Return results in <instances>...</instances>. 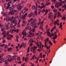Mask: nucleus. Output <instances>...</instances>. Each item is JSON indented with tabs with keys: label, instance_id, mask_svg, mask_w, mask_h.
Returning <instances> with one entry per match:
<instances>
[{
	"label": "nucleus",
	"instance_id": "obj_1",
	"mask_svg": "<svg viewBox=\"0 0 66 66\" xmlns=\"http://www.w3.org/2000/svg\"><path fill=\"white\" fill-rule=\"evenodd\" d=\"M49 38H47V39H46L45 40V43L44 44V47H46V48L47 49V50H49L50 49V46H49V47H48V46H47V43L49 41Z\"/></svg>",
	"mask_w": 66,
	"mask_h": 66
},
{
	"label": "nucleus",
	"instance_id": "obj_2",
	"mask_svg": "<svg viewBox=\"0 0 66 66\" xmlns=\"http://www.w3.org/2000/svg\"><path fill=\"white\" fill-rule=\"evenodd\" d=\"M9 9L11 11L9 12V14H11L12 15H14V11H13V9L12 7H10L9 8Z\"/></svg>",
	"mask_w": 66,
	"mask_h": 66
},
{
	"label": "nucleus",
	"instance_id": "obj_3",
	"mask_svg": "<svg viewBox=\"0 0 66 66\" xmlns=\"http://www.w3.org/2000/svg\"><path fill=\"white\" fill-rule=\"evenodd\" d=\"M39 42H37L36 43V46L38 47L40 49L41 48V45L42 44V43H41L40 42V43L38 45Z\"/></svg>",
	"mask_w": 66,
	"mask_h": 66
},
{
	"label": "nucleus",
	"instance_id": "obj_4",
	"mask_svg": "<svg viewBox=\"0 0 66 66\" xmlns=\"http://www.w3.org/2000/svg\"><path fill=\"white\" fill-rule=\"evenodd\" d=\"M17 7L18 11H20V10L22 8V6H21V4H19L17 6Z\"/></svg>",
	"mask_w": 66,
	"mask_h": 66
},
{
	"label": "nucleus",
	"instance_id": "obj_5",
	"mask_svg": "<svg viewBox=\"0 0 66 66\" xmlns=\"http://www.w3.org/2000/svg\"><path fill=\"white\" fill-rule=\"evenodd\" d=\"M22 34L23 35V37L22 38H24V36L26 37L27 36H28V34H27V32L26 31H24L22 32Z\"/></svg>",
	"mask_w": 66,
	"mask_h": 66
},
{
	"label": "nucleus",
	"instance_id": "obj_6",
	"mask_svg": "<svg viewBox=\"0 0 66 66\" xmlns=\"http://www.w3.org/2000/svg\"><path fill=\"white\" fill-rule=\"evenodd\" d=\"M35 30V29H32L30 30V31H29V33L30 34L29 35V37H30L32 34V32H31V31L34 32Z\"/></svg>",
	"mask_w": 66,
	"mask_h": 66
},
{
	"label": "nucleus",
	"instance_id": "obj_7",
	"mask_svg": "<svg viewBox=\"0 0 66 66\" xmlns=\"http://www.w3.org/2000/svg\"><path fill=\"white\" fill-rule=\"evenodd\" d=\"M36 6H35V5H33L32 7V9H35L36 10H37V3H36Z\"/></svg>",
	"mask_w": 66,
	"mask_h": 66
},
{
	"label": "nucleus",
	"instance_id": "obj_8",
	"mask_svg": "<svg viewBox=\"0 0 66 66\" xmlns=\"http://www.w3.org/2000/svg\"><path fill=\"white\" fill-rule=\"evenodd\" d=\"M22 27H24V26H25L26 25L27 21L24 20L22 21Z\"/></svg>",
	"mask_w": 66,
	"mask_h": 66
},
{
	"label": "nucleus",
	"instance_id": "obj_9",
	"mask_svg": "<svg viewBox=\"0 0 66 66\" xmlns=\"http://www.w3.org/2000/svg\"><path fill=\"white\" fill-rule=\"evenodd\" d=\"M34 42L33 39H31L29 41V42L30 44V46H31L33 44V43Z\"/></svg>",
	"mask_w": 66,
	"mask_h": 66
},
{
	"label": "nucleus",
	"instance_id": "obj_10",
	"mask_svg": "<svg viewBox=\"0 0 66 66\" xmlns=\"http://www.w3.org/2000/svg\"><path fill=\"white\" fill-rule=\"evenodd\" d=\"M28 9H26V8L24 9L22 11L21 13L22 14H24L25 12L26 11H28Z\"/></svg>",
	"mask_w": 66,
	"mask_h": 66
},
{
	"label": "nucleus",
	"instance_id": "obj_11",
	"mask_svg": "<svg viewBox=\"0 0 66 66\" xmlns=\"http://www.w3.org/2000/svg\"><path fill=\"white\" fill-rule=\"evenodd\" d=\"M7 59L6 58H5L3 60V61L5 62V65H7L8 64V61H7Z\"/></svg>",
	"mask_w": 66,
	"mask_h": 66
},
{
	"label": "nucleus",
	"instance_id": "obj_12",
	"mask_svg": "<svg viewBox=\"0 0 66 66\" xmlns=\"http://www.w3.org/2000/svg\"><path fill=\"white\" fill-rule=\"evenodd\" d=\"M37 48V47L34 46V47H32L30 49L31 51L32 52V51H35V49H36Z\"/></svg>",
	"mask_w": 66,
	"mask_h": 66
},
{
	"label": "nucleus",
	"instance_id": "obj_13",
	"mask_svg": "<svg viewBox=\"0 0 66 66\" xmlns=\"http://www.w3.org/2000/svg\"><path fill=\"white\" fill-rule=\"evenodd\" d=\"M59 5H60L59 3H57L55 5V7H56L57 8H58Z\"/></svg>",
	"mask_w": 66,
	"mask_h": 66
},
{
	"label": "nucleus",
	"instance_id": "obj_14",
	"mask_svg": "<svg viewBox=\"0 0 66 66\" xmlns=\"http://www.w3.org/2000/svg\"><path fill=\"white\" fill-rule=\"evenodd\" d=\"M61 16V15L60 12H59L57 14V17H60Z\"/></svg>",
	"mask_w": 66,
	"mask_h": 66
},
{
	"label": "nucleus",
	"instance_id": "obj_15",
	"mask_svg": "<svg viewBox=\"0 0 66 66\" xmlns=\"http://www.w3.org/2000/svg\"><path fill=\"white\" fill-rule=\"evenodd\" d=\"M11 22H12V23H16L17 21L16 20H11Z\"/></svg>",
	"mask_w": 66,
	"mask_h": 66
},
{
	"label": "nucleus",
	"instance_id": "obj_16",
	"mask_svg": "<svg viewBox=\"0 0 66 66\" xmlns=\"http://www.w3.org/2000/svg\"><path fill=\"white\" fill-rule=\"evenodd\" d=\"M54 34L52 33H51L50 35H49V37H51V36H52L53 37H54Z\"/></svg>",
	"mask_w": 66,
	"mask_h": 66
},
{
	"label": "nucleus",
	"instance_id": "obj_17",
	"mask_svg": "<svg viewBox=\"0 0 66 66\" xmlns=\"http://www.w3.org/2000/svg\"><path fill=\"white\" fill-rule=\"evenodd\" d=\"M5 28L7 30L9 29V25L8 24H5Z\"/></svg>",
	"mask_w": 66,
	"mask_h": 66
},
{
	"label": "nucleus",
	"instance_id": "obj_18",
	"mask_svg": "<svg viewBox=\"0 0 66 66\" xmlns=\"http://www.w3.org/2000/svg\"><path fill=\"white\" fill-rule=\"evenodd\" d=\"M53 12L54 13H56L57 12V10L55 8L53 9Z\"/></svg>",
	"mask_w": 66,
	"mask_h": 66
},
{
	"label": "nucleus",
	"instance_id": "obj_19",
	"mask_svg": "<svg viewBox=\"0 0 66 66\" xmlns=\"http://www.w3.org/2000/svg\"><path fill=\"white\" fill-rule=\"evenodd\" d=\"M59 1H60V6H61L62 5V0H59Z\"/></svg>",
	"mask_w": 66,
	"mask_h": 66
},
{
	"label": "nucleus",
	"instance_id": "obj_20",
	"mask_svg": "<svg viewBox=\"0 0 66 66\" xmlns=\"http://www.w3.org/2000/svg\"><path fill=\"white\" fill-rule=\"evenodd\" d=\"M57 36L56 35H55L54 36V37H53V40H55V39H56L57 38Z\"/></svg>",
	"mask_w": 66,
	"mask_h": 66
},
{
	"label": "nucleus",
	"instance_id": "obj_21",
	"mask_svg": "<svg viewBox=\"0 0 66 66\" xmlns=\"http://www.w3.org/2000/svg\"><path fill=\"white\" fill-rule=\"evenodd\" d=\"M16 56H17L16 55H14V56H13L12 57V60H16V58L15 57H16Z\"/></svg>",
	"mask_w": 66,
	"mask_h": 66
},
{
	"label": "nucleus",
	"instance_id": "obj_22",
	"mask_svg": "<svg viewBox=\"0 0 66 66\" xmlns=\"http://www.w3.org/2000/svg\"><path fill=\"white\" fill-rule=\"evenodd\" d=\"M21 44L23 48L26 47V44H24L23 43H22Z\"/></svg>",
	"mask_w": 66,
	"mask_h": 66
},
{
	"label": "nucleus",
	"instance_id": "obj_23",
	"mask_svg": "<svg viewBox=\"0 0 66 66\" xmlns=\"http://www.w3.org/2000/svg\"><path fill=\"white\" fill-rule=\"evenodd\" d=\"M56 28V26H55L54 27V28H53L51 30V32H52Z\"/></svg>",
	"mask_w": 66,
	"mask_h": 66
},
{
	"label": "nucleus",
	"instance_id": "obj_24",
	"mask_svg": "<svg viewBox=\"0 0 66 66\" xmlns=\"http://www.w3.org/2000/svg\"><path fill=\"white\" fill-rule=\"evenodd\" d=\"M46 33H47V36H49V35L50 34V31H48V30H47L46 31Z\"/></svg>",
	"mask_w": 66,
	"mask_h": 66
},
{
	"label": "nucleus",
	"instance_id": "obj_25",
	"mask_svg": "<svg viewBox=\"0 0 66 66\" xmlns=\"http://www.w3.org/2000/svg\"><path fill=\"white\" fill-rule=\"evenodd\" d=\"M65 16V15H63V17L62 18V19H63L64 20H65V19H66V17Z\"/></svg>",
	"mask_w": 66,
	"mask_h": 66
},
{
	"label": "nucleus",
	"instance_id": "obj_26",
	"mask_svg": "<svg viewBox=\"0 0 66 66\" xmlns=\"http://www.w3.org/2000/svg\"><path fill=\"white\" fill-rule=\"evenodd\" d=\"M28 59L29 58L28 57H26L25 59V62H28Z\"/></svg>",
	"mask_w": 66,
	"mask_h": 66
},
{
	"label": "nucleus",
	"instance_id": "obj_27",
	"mask_svg": "<svg viewBox=\"0 0 66 66\" xmlns=\"http://www.w3.org/2000/svg\"><path fill=\"white\" fill-rule=\"evenodd\" d=\"M33 15V13H31V14H29V15H28V17L29 18L31 17V16H32V15Z\"/></svg>",
	"mask_w": 66,
	"mask_h": 66
},
{
	"label": "nucleus",
	"instance_id": "obj_28",
	"mask_svg": "<svg viewBox=\"0 0 66 66\" xmlns=\"http://www.w3.org/2000/svg\"><path fill=\"white\" fill-rule=\"evenodd\" d=\"M10 19L9 17H7L6 19V21H9L10 20Z\"/></svg>",
	"mask_w": 66,
	"mask_h": 66
},
{
	"label": "nucleus",
	"instance_id": "obj_29",
	"mask_svg": "<svg viewBox=\"0 0 66 66\" xmlns=\"http://www.w3.org/2000/svg\"><path fill=\"white\" fill-rule=\"evenodd\" d=\"M15 30H13L11 31V34H13L14 33V31H16Z\"/></svg>",
	"mask_w": 66,
	"mask_h": 66
},
{
	"label": "nucleus",
	"instance_id": "obj_30",
	"mask_svg": "<svg viewBox=\"0 0 66 66\" xmlns=\"http://www.w3.org/2000/svg\"><path fill=\"white\" fill-rule=\"evenodd\" d=\"M37 10H36L33 16L35 15V16H36V15H37Z\"/></svg>",
	"mask_w": 66,
	"mask_h": 66
},
{
	"label": "nucleus",
	"instance_id": "obj_31",
	"mask_svg": "<svg viewBox=\"0 0 66 66\" xmlns=\"http://www.w3.org/2000/svg\"><path fill=\"white\" fill-rule=\"evenodd\" d=\"M10 20H11H11H13V19H14V17L12 16L10 18Z\"/></svg>",
	"mask_w": 66,
	"mask_h": 66
},
{
	"label": "nucleus",
	"instance_id": "obj_32",
	"mask_svg": "<svg viewBox=\"0 0 66 66\" xmlns=\"http://www.w3.org/2000/svg\"><path fill=\"white\" fill-rule=\"evenodd\" d=\"M18 11H17L16 12L14 13V15H18Z\"/></svg>",
	"mask_w": 66,
	"mask_h": 66
},
{
	"label": "nucleus",
	"instance_id": "obj_33",
	"mask_svg": "<svg viewBox=\"0 0 66 66\" xmlns=\"http://www.w3.org/2000/svg\"><path fill=\"white\" fill-rule=\"evenodd\" d=\"M11 57V55H8L6 57L7 58H10Z\"/></svg>",
	"mask_w": 66,
	"mask_h": 66
},
{
	"label": "nucleus",
	"instance_id": "obj_34",
	"mask_svg": "<svg viewBox=\"0 0 66 66\" xmlns=\"http://www.w3.org/2000/svg\"><path fill=\"white\" fill-rule=\"evenodd\" d=\"M48 43L51 46H52V43L50 41H49Z\"/></svg>",
	"mask_w": 66,
	"mask_h": 66
},
{
	"label": "nucleus",
	"instance_id": "obj_35",
	"mask_svg": "<svg viewBox=\"0 0 66 66\" xmlns=\"http://www.w3.org/2000/svg\"><path fill=\"white\" fill-rule=\"evenodd\" d=\"M18 46L16 47V49H18L19 48V46H20V44H18Z\"/></svg>",
	"mask_w": 66,
	"mask_h": 66
},
{
	"label": "nucleus",
	"instance_id": "obj_36",
	"mask_svg": "<svg viewBox=\"0 0 66 66\" xmlns=\"http://www.w3.org/2000/svg\"><path fill=\"white\" fill-rule=\"evenodd\" d=\"M36 25V23H35L34 25H33V27H34V28H36L37 27Z\"/></svg>",
	"mask_w": 66,
	"mask_h": 66
},
{
	"label": "nucleus",
	"instance_id": "obj_37",
	"mask_svg": "<svg viewBox=\"0 0 66 66\" xmlns=\"http://www.w3.org/2000/svg\"><path fill=\"white\" fill-rule=\"evenodd\" d=\"M33 20V18H31L30 20L29 21H28V22H30L32 20Z\"/></svg>",
	"mask_w": 66,
	"mask_h": 66
},
{
	"label": "nucleus",
	"instance_id": "obj_38",
	"mask_svg": "<svg viewBox=\"0 0 66 66\" xmlns=\"http://www.w3.org/2000/svg\"><path fill=\"white\" fill-rule=\"evenodd\" d=\"M43 27V25L42 24L40 26V29H42Z\"/></svg>",
	"mask_w": 66,
	"mask_h": 66
},
{
	"label": "nucleus",
	"instance_id": "obj_39",
	"mask_svg": "<svg viewBox=\"0 0 66 66\" xmlns=\"http://www.w3.org/2000/svg\"><path fill=\"white\" fill-rule=\"evenodd\" d=\"M3 54H2L1 56H0V60H1L2 58L3 57Z\"/></svg>",
	"mask_w": 66,
	"mask_h": 66
},
{
	"label": "nucleus",
	"instance_id": "obj_40",
	"mask_svg": "<svg viewBox=\"0 0 66 66\" xmlns=\"http://www.w3.org/2000/svg\"><path fill=\"white\" fill-rule=\"evenodd\" d=\"M52 15H49L48 16V18H52Z\"/></svg>",
	"mask_w": 66,
	"mask_h": 66
},
{
	"label": "nucleus",
	"instance_id": "obj_41",
	"mask_svg": "<svg viewBox=\"0 0 66 66\" xmlns=\"http://www.w3.org/2000/svg\"><path fill=\"white\" fill-rule=\"evenodd\" d=\"M2 31L3 32L4 31H5V28H3L1 29Z\"/></svg>",
	"mask_w": 66,
	"mask_h": 66
},
{
	"label": "nucleus",
	"instance_id": "obj_42",
	"mask_svg": "<svg viewBox=\"0 0 66 66\" xmlns=\"http://www.w3.org/2000/svg\"><path fill=\"white\" fill-rule=\"evenodd\" d=\"M53 21H52V22L50 24V26H52V25H53V24H54V23L53 22Z\"/></svg>",
	"mask_w": 66,
	"mask_h": 66
},
{
	"label": "nucleus",
	"instance_id": "obj_43",
	"mask_svg": "<svg viewBox=\"0 0 66 66\" xmlns=\"http://www.w3.org/2000/svg\"><path fill=\"white\" fill-rule=\"evenodd\" d=\"M42 53H41L40 54V58H42Z\"/></svg>",
	"mask_w": 66,
	"mask_h": 66
},
{
	"label": "nucleus",
	"instance_id": "obj_44",
	"mask_svg": "<svg viewBox=\"0 0 66 66\" xmlns=\"http://www.w3.org/2000/svg\"><path fill=\"white\" fill-rule=\"evenodd\" d=\"M5 48L6 49H7L8 48V46L7 45H5Z\"/></svg>",
	"mask_w": 66,
	"mask_h": 66
},
{
	"label": "nucleus",
	"instance_id": "obj_45",
	"mask_svg": "<svg viewBox=\"0 0 66 66\" xmlns=\"http://www.w3.org/2000/svg\"><path fill=\"white\" fill-rule=\"evenodd\" d=\"M10 32L9 31H8L6 33V35L7 36L9 34V32Z\"/></svg>",
	"mask_w": 66,
	"mask_h": 66
},
{
	"label": "nucleus",
	"instance_id": "obj_46",
	"mask_svg": "<svg viewBox=\"0 0 66 66\" xmlns=\"http://www.w3.org/2000/svg\"><path fill=\"white\" fill-rule=\"evenodd\" d=\"M50 3H47V2L46 3V5H49V4H50Z\"/></svg>",
	"mask_w": 66,
	"mask_h": 66
},
{
	"label": "nucleus",
	"instance_id": "obj_47",
	"mask_svg": "<svg viewBox=\"0 0 66 66\" xmlns=\"http://www.w3.org/2000/svg\"><path fill=\"white\" fill-rule=\"evenodd\" d=\"M6 31H4L3 32V34L5 35L6 34Z\"/></svg>",
	"mask_w": 66,
	"mask_h": 66
},
{
	"label": "nucleus",
	"instance_id": "obj_48",
	"mask_svg": "<svg viewBox=\"0 0 66 66\" xmlns=\"http://www.w3.org/2000/svg\"><path fill=\"white\" fill-rule=\"evenodd\" d=\"M37 3H38L39 4V3H40V0H37Z\"/></svg>",
	"mask_w": 66,
	"mask_h": 66
},
{
	"label": "nucleus",
	"instance_id": "obj_49",
	"mask_svg": "<svg viewBox=\"0 0 66 66\" xmlns=\"http://www.w3.org/2000/svg\"><path fill=\"white\" fill-rule=\"evenodd\" d=\"M28 51H27V52H30V47H28L27 49Z\"/></svg>",
	"mask_w": 66,
	"mask_h": 66
},
{
	"label": "nucleus",
	"instance_id": "obj_50",
	"mask_svg": "<svg viewBox=\"0 0 66 66\" xmlns=\"http://www.w3.org/2000/svg\"><path fill=\"white\" fill-rule=\"evenodd\" d=\"M35 57V55H34L32 57L31 59V60H32L33 59H34Z\"/></svg>",
	"mask_w": 66,
	"mask_h": 66
},
{
	"label": "nucleus",
	"instance_id": "obj_51",
	"mask_svg": "<svg viewBox=\"0 0 66 66\" xmlns=\"http://www.w3.org/2000/svg\"><path fill=\"white\" fill-rule=\"evenodd\" d=\"M5 46V44H3V45H1L0 46V47H3L4 46Z\"/></svg>",
	"mask_w": 66,
	"mask_h": 66
},
{
	"label": "nucleus",
	"instance_id": "obj_52",
	"mask_svg": "<svg viewBox=\"0 0 66 66\" xmlns=\"http://www.w3.org/2000/svg\"><path fill=\"white\" fill-rule=\"evenodd\" d=\"M34 22H32L31 24L30 25L31 26H32L33 25V23H34Z\"/></svg>",
	"mask_w": 66,
	"mask_h": 66
},
{
	"label": "nucleus",
	"instance_id": "obj_53",
	"mask_svg": "<svg viewBox=\"0 0 66 66\" xmlns=\"http://www.w3.org/2000/svg\"><path fill=\"white\" fill-rule=\"evenodd\" d=\"M20 59V57H18L17 58V59L18 60H19Z\"/></svg>",
	"mask_w": 66,
	"mask_h": 66
},
{
	"label": "nucleus",
	"instance_id": "obj_54",
	"mask_svg": "<svg viewBox=\"0 0 66 66\" xmlns=\"http://www.w3.org/2000/svg\"><path fill=\"white\" fill-rule=\"evenodd\" d=\"M41 35H39L38 37V39H39L41 38Z\"/></svg>",
	"mask_w": 66,
	"mask_h": 66
},
{
	"label": "nucleus",
	"instance_id": "obj_55",
	"mask_svg": "<svg viewBox=\"0 0 66 66\" xmlns=\"http://www.w3.org/2000/svg\"><path fill=\"white\" fill-rule=\"evenodd\" d=\"M46 4H45L44 5H44H43V8H44L45 7V6H46Z\"/></svg>",
	"mask_w": 66,
	"mask_h": 66
},
{
	"label": "nucleus",
	"instance_id": "obj_56",
	"mask_svg": "<svg viewBox=\"0 0 66 66\" xmlns=\"http://www.w3.org/2000/svg\"><path fill=\"white\" fill-rule=\"evenodd\" d=\"M3 50V49L2 48H0V52H2Z\"/></svg>",
	"mask_w": 66,
	"mask_h": 66
},
{
	"label": "nucleus",
	"instance_id": "obj_57",
	"mask_svg": "<svg viewBox=\"0 0 66 66\" xmlns=\"http://www.w3.org/2000/svg\"><path fill=\"white\" fill-rule=\"evenodd\" d=\"M18 17V16H16L14 17V19H17V18Z\"/></svg>",
	"mask_w": 66,
	"mask_h": 66
},
{
	"label": "nucleus",
	"instance_id": "obj_58",
	"mask_svg": "<svg viewBox=\"0 0 66 66\" xmlns=\"http://www.w3.org/2000/svg\"><path fill=\"white\" fill-rule=\"evenodd\" d=\"M13 2L12 1H10V2H8V3H10V4H12Z\"/></svg>",
	"mask_w": 66,
	"mask_h": 66
},
{
	"label": "nucleus",
	"instance_id": "obj_59",
	"mask_svg": "<svg viewBox=\"0 0 66 66\" xmlns=\"http://www.w3.org/2000/svg\"><path fill=\"white\" fill-rule=\"evenodd\" d=\"M17 54V53H16V52L14 53H13V54L14 55H15Z\"/></svg>",
	"mask_w": 66,
	"mask_h": 66
},
{
	"label": "nucleus",
	"instance_id": "obj_60",
	"mask_svg": "<svg viewBox=\"0 0 66 66\" xmlns=\"http://www.w3.org/2000/svg\"><path fill=\"white\" fill-rule=\"evenodd\" d=\"M35 21H37V20L36 19H34L33 22H35Z\"/></svg>",
	"mask_w": 66,
	"mask_h": 66
},
{
	"label": "nucleus",
	"instance_id": "obj_61",
	"mask_svg": "<svg viewBox=\"0 0 66 66\" xmlns=\"http://www.w3.org/2000/svg\"><path fill=\"white\" fill-rule=\"evenodd\" d=\"M57 23V22H56V21H55L54 23V25H56V24Z\"/></svg>",
	"mask_w": 66,
	"mask_h": 66
},
{
	"label": "nucleus",
	"instance_id": "obj_62",
	"mask_svg": "<svg viewBox=\"0 0 66 66\" xmlns=\"http://www.w3.org/2000/svg\"><path fill=\"white\" fill-rule=\"evenodd\" d=\"M52 1H54L55 3H56V0H52Z\"/></svg>",
	"mask_w": 66,
	"mask_h": 66
},
{
	"label": "nucleus",
	"instance_id": "obj_63",
	"mask_svg": "<svg viewBox=\"0 0 66 66\" xmlns=\"http://www.w3.org/2000/svg\"><path fill=\"white\" fill-rule=\"evenodd\" d=\"M33 54H35L36 53V52L35 51H34L33 52Z\"/></svg>",
	"mask_w": 66,
	"mask_h": 66
},
{
	"label": "nucleus",
	"instance_id": "obj_64",
	"mask_svg": "<svg viewBox=\"0 0 66 66\" xmlns=\"http://www.w3.org/2000/svg\"><path fill=\"white\" fill-rule=\"evenodd\" d=\"M16 39H18L19 38V36H18L17 35L16 36Z\"/></svg>",
	"mask_w": 66,
	"mask_h": 66
}]
</instances>
